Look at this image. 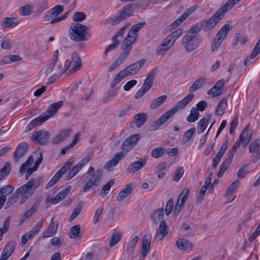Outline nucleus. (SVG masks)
Here are the masks:
<instances>
[{
  "label": "nucleus",
  "mask_w": 260,
  "mask_h": 260,
  "mask_svg": "<svg viewBox=\"0 0 260 260\" xmlns=\"http://www.w3.org/2000/svg\"><path fill=\"white\" fill-rule=\"evenodd\" d=\"M138 240L139 238L137 236H135L129 240L126 247V252L127 253H130L134 250L135 245L138 242Z\"/></svg>",
  "instance_id": "obj_48"
},
{
  "label": "nucleus",
  "mask_w": 260,
  "mask_h": 260,
  "mask_svg": "<svg viewBox=\"0 0 260 260\" xmlns=\"http://www.w3.org/2000/svg\"><path fill=\"white\" fill-rule=\"evenodd\" d=\"M14 188L12 185H6L0 188V197L5 199L6 201L7 196L12 193Z\"/></svg>",
  "instance_id": "obj_31"
},
{
  "label": "nucleus",
  "mask_w": 260,
  "mask_h": 260,
  "mask_svg": "<svg viewBox=\"0 0 260 260\" xmlns=\"http://www.w3.org/2000/svg\"><path fill=\"white\" fill-rule=\"evenodd\" d=\"M260 53V39L258 40V42L256 44L252 53L250 54V58L247 57L246 58L244 64L245 66L249 64V62L250 58H254L256 56H257Z\"/></svg>",
  "instance_id": "obj_38"
},
{
  "label": "nucleus",
  "mask_w": 260,
  "mask_h": 260,
  "mask_svg": "<svg viewBox=\"0 0 260 260\" xmlns=\"http://www.w3.org/2000/svg\"><path fill=\"white\" fill-rule=\"evenodd\" d=\"M183 29L179 28L171 33L168 37L174 42L176 39L182 34Z\"/></svg>",
  "instance_id": "obj_64"
},
{
  "label": "nucleus",
  "mask_w": 260,
  "mask_h": 260,
  "mask_svg": "<svg viewBox=\"0 0 260 260\" xmlns=\"http://www.w3.org/2000/svg\"><path fill=\"white\" fill-rule=\"evenodd\" d=\"M155 76L154 70H152L147 75V78L144 81L143 86L146 88V89H149L152 86L153 80Z\"/></svg>",
  "instance_id": "obj_34"
},
{
  "label": "nucleus",
  "mask_w": 260,
  "mask_h": 260,
  "mask_svg": "<svg viewBox=\"0 0 260 260\" xmlns=\"http://www.w3.org/2000/svg\"><path fill=\"white\" fill-rule=\"evenodd\" d=\"M49 137L48 132L42 129L34 133L31 137V140L37 144L44 145L48 143Z\"/></svg>",
  "instance_id": "obj_9"
},
{
  "label": "nucleus",
  "mask_w": 260,
  "mask_h": 260,
  "mask_svg": "<svg viewBox=\"0 0 260 260\" xmlns=\"http://www.w3.org/2000/svg\"><path fill=\"white\" fill-rule=\"evenodd\" d=\"M17 18L14 17H5L1 21V24L4 27H10L18 24Z\"/></svg>",
  "instance_id": "obj_33"
},
{
  "label": "nucleus",
  "mask_w": 260,
  "mask_h": 260,
  "mask_svg": "<svg viewBox=\"0 0 260 260\" xmlns=\"http://www.w3.org/2000/svg\"><path fill=\"white\" fill-rule=\"evenodd\" d=\"M232 161V160L230 159L229 158H228L223 161V162L222 163L221 165V167L218 173V177H220L223 175L225 171L228 169Z\"/></svg>",
  "instance_id": "obj_47"
},
{
  "label": "nucleus",
  "mask_w": 260,
  "mask_h": 260,
  "mask_svg": "<svg viewBox=\"0 0 260 260\" xmlns=\"http://www.w3.org/2000/svg\"><path fill=\"white\" fill-rule=\"evenodd\" d=\"M146 61L145 59H141L123 69V71L126 74L127 76L136 74L142 67Z\"/></svg>",
  "instance_id": "obj_14"
},
{
  "label": "nucleus",
  "mask_w": 260,
  "mask_h": 260,
  "mask_svg": "<svg viewBox=\"0 0 260 260\" xmlns=\"http://www.w3.org/2000/svg\"><path fill=\"white\" fill-rule=\"evenodd\" d=\"M235 38L236 39V42L234 43V46L237 45L239 43H240L241 45H244L247 42V39L245 36H241V35L239 32H237L235 34Z\"/></svg>",
  "instance_id": "obj_61"
},
{
  "label": "nucleus",
  "mask_w": 260,
  "mask_h": 260,
  "mask_svg": "<svg viewBox=\"0 0 260 260\" xmlns=\"http://www.w3.org/2000/svg\"><path fill=\"white\" fill-rule=\"evenodd\" d=\"M103 174V171L102 169L95 170L93 167H90L82 176L85 182L82 191L87 192L98 187L102 180Z\"/></svg>",
  "instance_id": "obj_2"
},
{
  "label": "nucleus",
  "mask_w": 260,
  "mask_h": 260,
  "mask_svg": "<svg viewBox=\"0 0 260 260\" xmlns=\"http://www.w3.org/2000/svg\"><path fill=\"white\" fill-rule=\"evenodd\" d=\"M72 132L71 128L63 129L59 131L58 135L54 137L52 139V143L55 144L59 143L61 141L67 140Z\"/></svg>",
  "instance_id": "obj_18"
},
{
  "label": "nucleus",
  "mask_w": 260,
  "mask_h": 260,
  "mask_svg": "<svg viewBox=\"0 0 260 260\" xmlns=\"http://www.w3.org/2000/svg\"><path fill=\"white\" fill-rule=\"evenodd\" d=\"M82 63L78 54L74 52L72 54L71 59H67L64 63V70L69 71L72 74L77 71L81 66Z\"/></svg>",
  "instance_id": "obj_6"
},
{
  "label": "nucleus",
  "mask_w": 260,
  "mask_h": 260,
  "mask_svg": "<svg viewBox=\"0 0 260 260\" xmlns=\"http://www.w3.org/2000/svg\"><path fill=\"white\" fill-rule=\"evenodd\" d=\"M10 225V218L8 217L3 223V226L0 228V239H2L3 235L6 233L9 230Z\"/></svg>",
  "instance_id": "obj_56"
},
{
  "label": "nucleus",
  "mask_w": 260,
  "mask_h": 260,
  "mask_svg": "<svg viewBox=\"0 0 260 260\" xmlns=\"http://www.w3.org/2000/svg\"><path fill=\"white\" fill-rule=\"evenodd\" d=\"M194 95L188 94L182 100L178 102L172 109L167 111L157 120L154 121L149 126L150 131H155L164 124L169 119L171 118L177 111L184 108L190 101H192Z\"/></svg>",
  "instance_id": "obj_1"
},
{
  "label": "nucleus",
  "mask_w": 260,
  "mask_h": 260,
  "mask_svg": "<svg viewBox=\"0 0 260 260\" xmlns=\"http://www.w3.org/2000/svg\"><path fill=\"white\" fill-rule=\"evenodd\" d=\"M92 159L91 154L87 155L86 157L79 161L78 164L74 166L68 173L66 180H69L75 175L82 169L83 167L87 164Z\"/></svg>",
  "instance_id": "obj_11"
},
{
  "label": "nucleus",
  "mask_w": 260,
  "mask_h": 260,
  "mask_svg": "<svg viewBox=\"0 0 260 260\" xmlns=\"http://www.w3.org/2000/svg\"><path fill=\"white\" fill-rule=\"evenodd\" d=\"M164 217V210L163 208L153 210L150 213V218L152 222L156 223L162 219Z\"/></svg>",
  "instance_id": "obj_24"
},
{
  "label": "nucleus",
  "mask_w": 260,
  "mask_h": 260,
  "mask_svg": "<svg viewBox=\"0 0 260 260\" xmlns=\"http://www.w3.org/2000/svg\"><path fill=\"white\" fill-rule=\"evenodd\" d=\"M260 147V139L255 140L249 146V150L250 153L257 152L258 148Z\"/></svg>",
  "instance_id": "obj_55"
},
{
  "label": "nucleus",
  "mask_w": 260,
  "mask_h": 260,
  "mask_svg": "<svg viewBox=\"0 0 260 260\" xmlns=\"http://www.w3.org/2000/svg\"><path fill=\"white\" fill-rule=\"evenodd\" d=\"M184 173V170L183 167H178L175 171L173 180L174 181L178 182L183 176Z\"/></svg>",
  "instance_id": "obj_54"
},
{
  "label": "nucleus",
  "mask_w": 260,
  "mask_h": 260,
  "mask_svg": "<svg viewBox=\"0 0 260 260\" xmlns=\"http://www.w3.org/2000/svg\"><path fill=\"white\" fill-rule=\"evenodd\" d=\"M201 26L200 24H196L192 26L182 38L181 44H187L191 42L200 31Z\"/></svg>",
  "instance_id": "obj_13"
},
{
  "label": "nucleus",
  "mask_w": 260,
  "mask_h": 260,
  "mask_svg": "<svg viewBox=\"0 0 260 260\" xmlns=\"http://www.w3.org/2000/svg\"><path fill=\"white\" fill-rule=\"evenodd\" d=\"M146 156L141 157L138 161H136L129 165L126 169L127 173H135L143 168L146 163Z\"/></svg>",
  "instance_id": "obj_16"
},
{
  "label": "nucleus",
  "mask_w": 260,
  "mask_h": 260,
  "mask_svg": "<svg viewBox=\"0 0 260 260\" xmlns=\"http://www.w3.org/2000/svg\"><path fill=\"white\" fill-rule=\"evenodd\" d=\"M145 24V21L136 23L132 25L128 32L130 33L133 36H136V37H137L139 30L143 28Z\"/></svg>",
  "instance_id": "obj_37"
},
{
  "label": "nucleus",
  "mask_w": 260,
  "mask_h": 260,
  "mask_svg": "<svg viewBox=\"0 0 260 260\" xmlns=\"http://www.w3.org/2000/svg\"><path fill=\"white\" fill-rule=\"evenodd\" d=\"M71 190V186H68L60 191L54 198L51 199V203L53 204H56L63 200L68 194Z\"/></svg>",
  "instance_id": "obj_26"
},
{
  "label": "nucleus",
  "mask_w": 260,
  "mask_h": 260,
  "mask_svg": "<svg viewBox=\"0 0 260 260\" xmlns=\"http://www.w3.org/2000/svg\"><path fill=\"white\" fill-rule=\"evenodd\" d=\"M227 103L226 99H222L218 103L216 110L215 114L218 116L222 115L224 112V110L226 107Z\"/></svg>",
  "instance_id": "obj_39"
},
{
  "label": "nucleus",
  "mask_w": 260,
  "mask_h": 260,
  "mask_svg": "<svg viewBox=\"0 0 260 260\" xmlns=\"http://www.w3.org/2000/svg\"><path fill=\"white\" fill-rule=\"evenodd\" d=\"M165 154V148L158 147L153 149L151 152V156L154 158H158Z\"/></svg>",
  "instance_id": "obj_57"
},
{
  "label": "nucleus",
  "mask_w": 260,
  "mask_h": 260,
  "mask_svg": "<svg viewBox=\"0 0 260 260\" xmlns=\"http://www.w3.org/2000/svg\"><path fill=\"white\" fill-rule=\"evenodd\" d=\"M175 245L178 249L183 251L190 250L192 247L191 243L185 238H179L177 239Z\"/></svg>",
  "instance_id": "obj_27"
},
{
  "label": "nucleus",
  "mask_w": 260,
  "mask_h": 260,
  "mask_svg": "<svg viewBox=\"0 0 260 260\" xmlns=\"http://www.w3.org/2000/svg\"><path fill=\"white\" fill-rule=\"evenodd\" d=\"M114 183V181L110 180L107 183L104 184L100 192V195L102 198H104L109 192L111 187Z\"/></svg>",
  "instance_id": "obj_42"
},
{
  "label": "nucleus",
  "mask_w": 260,
  "mask_h": 260,
  "mask_svg": "<svg viewBox=\"0 0 260 260\" xmlns=\"http://www.w3.org/2000/svg\"><path fill=\"white\" fill-rule=\"evenodd\" d=\"M121 236L120 232H116L113 233L110 241V247H113L121 239Z\"/></svg>",
  "instance_id": "obj_50"
},
{
  "label": "nucleus",
  "mask_w": 260,
  "mask_h": 260,
  "mask_svg": "<svg viewBox=\"0 0 260 260\" xmlns=\"http://www.w3.org/2000/svg\"><path fill=\"white\" fill-rule=\"evenodd\" d=\"M132 191V186L131 184L126 185L117 195L116 200L118 202L122 201L131 193Z\"/></svg>",
  "instance_id": "obj_29"
},
{
  "label": "nucleus",
  "mask_w": 260,
  "mask_h": 260,
  "mask_svg": "<svg viewBox=\"0 0 260 260\" xmlns=\"http://www.w3.org/2000/svg\"><path fill=\"white\" fill-rule=\"evenodd\" d=\"M247 136V132L242 131L239 137V139L242 142L244 147L247 146L250 141Z\"/></svg>",
  "instance_id": "obj_60"
},
{
  "label": "nucleus",
  "mask_w": 260,
  "mask_h": 260,
  "mask_svg": "<svg viewBox=\"0 0 260 260\" xmlns=\"http://www.w3.org/2000/svg\"><path fill=\"white\" fill-rule=\"evenodd\" d=\"M189 190L188 188H184L179 196L178 200L185 203L189 194Z\"/></svg>",
  "instance_id": "obj_62"
},
{
  "label": "nucleus",
  "mask_w": 260,
  "mask_h": 260,
  "mask_svg": "<svg viewBox=\"0 0 260 260\" xmlns=\"http://www.w3.org/2000/svg\"><path fill=\"white\" fill-rule=\"evenodd\" d=\"M224 84V80H219L213 87L208 90L207 93L213 97L220 95L223 89Z\"/></svg>",
  "instance_id": "obj_20"
},
{
  "label": "nucleus",
  "mask_w": 260,
  "mask_h": 260,
  "mask_svg": "<svg viewBox=\"0 0 260 260\" xmlns=\"http://www.w3.org/2000/svg\"><path fill=\"white\" fill-rule=\"evenodd\" d=\"M168 231L169 228L167 222L164 220H162L159 224L157 233L155 236V239L158 241L162 240L168 234Z\"/></svg>",
  "instance_id": "obj_19"
},
{
  "label": "nucleus",
  "mask_w": 260,
  "mask_h": 260,
  "mask_svg": "<svg viewBox=\"0 0 260 260\" xmlns=\"http://www.w3.org/2000/svg\"><path fill=\"white\" fill-rule=\"evenodd\" d=\"M80 226L79 224H76L73 226L69 232V237L71 239L76 238L79 234Z\"/></svg>",
  "instance_id": "obj_49"
},
{
  "label": "nucleus",
  "mask_w": 260,
  "mask_h": 260,
  "mask_svg": "<svg viewBox=\"0 0 260 260\" xmlns=\"http://www.w3.org/2000/svg\"><path fill=\"white\" fill-rule=\"evenodd\" d=\"M43 223V220L38 221L34 227L22 236L21 241L23 245H25L29 240L32 239L34 236L39 232L42 227Z\"/></svg>",
  "instance_id": "obj_12"
},
{
  "label": "nucleus",
  "mask_w": 260,
  "mask_h": 260,
  "mask_svg": "<svg viewBox=\"0 0 260 260\" xmlns=\"http://www.w3.org/2000/svg\"><path fill=\"white\" fill-rule=\"evenodd\" d=\"M199 115L200 113L196 108L192 107L190 110V114L186 118V120L189 122H194L197 120Z\"/></svg>",
  "instance_id": "obj_43"
},
{
  "label": "nucleus",
  "mask_w": 260,
  "mask_h": 260,
  "mask_svg": "<svg viewBox=\"0 0 260 260\" xmlns=\"http://www.w3.org/2000/svg\"><path fill=\"white\" fill-rule=\"evenodd\" d=\"M137 37L128 32L126 37L124 39L121 45V49L122 50H128L129 51L130 47H129L135 42Z\"/></svg>",
  "instance_id": "obj_28"
},
{
  "label": "nucleus",
  "mask_w": 260,
  "mask_h": 260,
  "mask_svg": "<svg viewBox=\"0 0 260 260\" xmlns=\"http://www.w3.org/2000/svg\"><path fill=\"white\" fill-rule=\"evenodd\" d=\"M49 119V116H47L45 115L44 113H42L39 116L35 118L32 121H31L29 124L27 125L26 128L28 131H30L34 127L41 125L42 123H44L46 121H47Z\"/></svg>",
  "instance_id": "obj_21"
},
{
  "label": "nucleus",
  "mask_w": 260,
  "mask_h": 260,
  "mask_svg": "<svg viewBox=\"0 0 260 260\" xmlns=\"http://www.w3.org/2000/svg\"><path fill=\"white\" fill-rule=\"evenodd\" d=\"M239 184V181L238 180H234L226 189L225 192V196H228L233 194L236 190V188Z\"/></svg>",
  "instance_id": "obj_52"
},
{
  "label": "nucleus",
  "mask_w": 260,
  "mask_h": 260,
  "mask_svg": "<svg viewBox=\"0 0 260 260\" xmlns=\"http://www.w3.org/2000/svg\"><path fill=\"white\" fill-rule=\"evenodd\" d=\"M38 206L37 204H34L29 209L27 210L22 215L21 220L24 221L26 219L30 217L34 213H35L37 209Z\"/></svg>",
  "instance_id": "obj_46"
},
{
  "label": "nucleus",
  "mask_w": 260,
  "mask_h": 260,
  "mask_svg": "<svg viewBox=\"0 0 260 260\" xmlns=\"http://www.w3.org/2000/svg\"><path fill=\"white\" fill-rule=\"evenodd\" d=\"M134 119V123L137 127H140L146 122L147 119V115L145 113H140L135 115Z\"/></svg>",
  "instance_id": "obj_30"
},
{
  "label": "nucleus",
  "mask_w": 260,
  "mask_h": 260,
  "mask_svg": "<svg viewBox=\"0 0 260 260\" xmlns=\"http://www.w3.org/2000/svg\"><path fill=\"white\" fill-rule=\"evenodd\" d=\"M15 249L14 244L12 243H10L7 244L5 247L4 248L2 253H4V254L6 255H8V256H10L12 253L13 252Z\"/></svg>",
  "instance_id": "obj_51"
},
{
  "label": "nucleus",
  "mask_w": 260,
  "mask_h": 260,
  "mask_svg": "<svg viewBox=\"0 0 260 260\" xmlns=\"http://www.w3.org/2000/svg\"><path fill=\"white\" fill-rule=\"evenodd\" d=\"M140 137L139 134H136L126 138L121 146L122 152L124 153L131 150L137 144Z\"/></svg>",
  "instance_id": "obj_10"
},
{
  "label": "nucleus",
  "mask_w": 260,
  "mask_h": 260,
  "mask_svg": "<svg viewBox=\"0 0 260 260\" xmlns=\"http://www.w3.org/2000/svg\"><path fill=\"white\" fill-rule=\"evenodd\" d=\"M28 149V145L26 142H22L17 146L14 152L13 157L14 161L18 162L20 158L22 157Z\"/></svg>",
  "instance_id": "obj_15"
},
{
  "label": "nucleus",
  "mask_w": 260,
  "mask_h": 260,
  "mask_svg": "<svg viewBox=\"0 0 260 260\" xmlns=\"http://www.w3.org/2000/svg\"><path fill=\"white\" fill-rule=\"evenodd\" d=\"M196 131V128L195 127H192L186 131L183 135L182 143L186 144V143L188 142L193 135L195 134Z\"/></svg>",
  "instance_id": "obj_44"
},
{
  "label": "nucleus",
  "mask_w": 260,
  "mask_h": 260,
  "mask_svg": "<svg viewBox=\"0 0 260 260\" xmlns=\"http://www.w3.org/2000/svg\"><path fill=\"white\" fill-rule=\"evenodd\" d=\"M151 238L149 236L145 235L143 236L142 243L141 249V254L143 258H144L150 247Z\"/></svg>",
  "instance_id": "obj_22"
},
{
  "label": "nucleus",
  "mask_w": 260,
  "mask_h": 260,
  "mask_svg": "<svg viewBox=\"0 0 260 260\" xmlns=\"http://www.w3.org/2000/svg\"><path fill=\"white\" fill-rule=\"evenodd\" d=\"M134 11L133 5L128 4L124 6L121 10H119L117 15L111 18L112 25H116L128 18Z\"/></svg>",
  "instance_id": "obj_5"
},
{
  "label": "nucleus",
  "mask_w": 260,
  "mask_h": 260,
  "mask_svg": "<svg viewBox=\"0 0 260 260\" xmlns=\"http://www.w3.org/2000/svg\"><path fill=\"white\" fill-rule=\"evenodd\" d=\"M63 106V102L59 101L51 104L47 110L43 113L45 115L49 116V118L56 113L57 110Z\"/></svg>",
  "instance_id": "obj_25"
},
{
  "label": "nucleus",
  "mask_w": 260,
  "mask_h": 260,
  "mask_svg": "<svg viewBox=\"0 0 260 260\" xmlns=\"http://www.w3.org/2000/svg\"><path fill=\"white\" fill-rule=\"evenodd\" d=\"M11 165L9 162H6L3 167L0 169V180L6 177L11 171Z\"/></svg>",
  "instance_id": "obj_45"
},
{
  "label": "nucleus",
  "mask_w": 260,
  "mask_h": 260,
  "mask_svg": "<svg viewBox=\"0 0 260 260\" xmlns=\"http://www.w3.org/2000/svg\"><path fill=\"white\" fill-rule=\"evenodd\" d=\"M126 74L124 73L123 70L120 71L114 77V79L111 83V87L114 88L117 84H118L121 80L124 77H126Z\"/></svg>",
  "instance_id": "obj_40"
},
{
  "label": "nucleus",
  "mask_w": 260,
  "mask_h": 260,
  "mask_svg": "<svg viewBox=\"0 0 260 260\" xmlns=\"http://www.w3.org/2000/svg\"><path fill=\"white\" fill-rule=\"evenodd\" d=\"M72 160L71 159L68 160L63 165L54 175V176L51 179L49 182L47 184L46 188H48L54 184H55L61 177L62 175L67 172L69 170L72 165Z\"/></svg>",
  "instance_id": "obj_7"
},
{
  "label": "nucleus",
  "mask_w": 260,
  "mask_h": 260,
  "mask_svg": "<svg viewBox=\"0 0 260 260\" xmlns=\"http://www.w3.org/2000/svg\"><path fill=\"white\" fill-rule=\"evenodd\" d=\"M88 28L85 25L78 22L72 23L69 28V37L75 42L87 41L90 34Z\"/></svg>",
  "instance_id": "obj_4"
},
{
  "label": "nucleus",
  "mask_w": 260,
  "mask_h": 260,
  "mask_svg": "<svg viewBox=\"0 0 260 260\" xmlns=\"http://www.w3.org/2000/svg\"><path fill=\"white\" fill-rule=\"evenodd\" d=\"M51 14H52L54 17L58 16L61 14L63 10V7L61 5H57L49 10Z\"/></svg>",
  "instance_id": "obj_59"
},
{
  "label": "nucleus",
  "mask_w": 260,
  "mask_h": 260,
  "mask_svg": "<svg viewBox=\"0 0 260 260\" xmlns=\"http://www.w3.org/2000/svg\"><path fill=\"white\" fill-rule=\"evenodd\" d=\"M197 6H191L187 9L181 16L174 21L169 26L168 28L171 30L176 28L179 25L183 22L189 15L193 13L197 9Z\"/></svg>",
  "instance_id": "obj_8"
},
{
  "label": "nucleus",
  "mask_w": 260,
  "mask_h": 260,
  "mask_svg": "<svg viewBox=\"0 0 260 260\" xmlns=\"http://www.w3.org/2000/svg\"><path fill=\"white\" fill-rule=\"evenodd\" d=\"M174 207V200L170 199L167 202L165 207V212L166 215H169L172 211Z\"/></svg>",
  "instance_id": "obj_63"
},
{
  "label": "nucleus",
  "mask_w": 260,
  "mask_h": 260,
  "mask_svg": "<svg viewBox=\"0 0 260 260\" xmlns=\"http://www.w3.org/2000/svg\"><path fill=\"white\" fill-rule=\"evenodd\" d=\"M86 18V15L82 12H75L73 15V19L75 21H82Z\"/></svg>",
  "instance_id": "obj_58"
},
{
  "label": "nucleus",
  "mask_w": 260,
  "mask_h": 260,
  "mask_svg": "<svg viewBox=\"0 0 260 260\" xmlns=\"http://www.w3.org/2000/svg\"><path fill=\"white\" fill-rule=\"evenodd\" d=\"M167 99L166 95H161L157 98L154 99L150 104V108L151 109H155L160 106Z\"/></svg>",
  "instance_id": "obj_36"
},
{
  "label": "nucleus",
  "mask_w": 260,
  "mask_h": 260,
  "mask_svg": "<svg viewBox=\"0 0 260 260\" xmlns=\"http://www.w3.org/2000/svg\"><path fill=\"white\" fill-rule=\"evenodd\" d=\"M112 43L108 46L105 51V54L107 55V53L116 48L119 44V41L117 39V36H113L112 38Z\"/></svg>",
  "instance_id": "obj_53"
},
{
  "label": "nucleus",
  "mask_w": 260,
  "mask_h": 260,
  "mask_svg": "<svg viewBox=\"0 0 260 260\" xmlns=\"http://www.w3.org/2000/svg\"><path fill=\"white\" fill-rule=\"evenodd\" d=\"M205 81L206 78L204 77H201L198 79L190 87L189 91L190 92H194L201 88L202 86L205 83Z\"/></svg>",
  "instance_id": "obj_35"
},
{
  "label": "nucleus",
  "mask_w": 260,
  "mask_h": 260,
  "mask_svg": "<svg viewBox=\"0 0 260 260\" xmlns=\"http://www.w3.org/2000/svg\"><path fill=\"white\" fill-rule=\"evenodd\" d=\"M41 183V177L31 178L26 184L17 188L9 198L15 200L16 198H19L23 195L26 194V197L30 196Z\"/></svg>",
  "instance_id": "obj_3"
},
{
  "label": "nucleus",
  "mask_w": 260,
  "mask_h": 260,
  "mask_svg": "<svg viewBox=\"0 0 260 260\" xmlns=\"http://www.w3.org/2000/svg\"><path fill=\"white\" fill-rule=\"evenodd\" d=\"M167 165L166 162H162L156 167L155 169V172L157 173L158 178L161 179L164 177L165 172L164 170L166 169Z\"/></svg>",
  "instance_id": "obj_41"
},
{
  "label": "nucleus",
  "mask_w": 260,
  "mask_h": 260,
  "mask_svg": "<svg viewBox=\"0 0 260 260\" xmlns=\"http://www.w3.org/2000/svg\"><path fill=\"white\" fill-rule=\"evenodd\" d=\"M230 29L231 26L230 24L228 23L225 24L218 31L213 41L221 44L223 40L227 36Z\"/></svg>",
  "instance_id": "obj_17"
},
{
  "label": "nucleus",
  "mask_w": 260,
  "mask_h": 260,
  "mask_svg": "<svg viewBox=\"0 0 260 260\" xmlns=\"http://www.w3.org/2000/svg\"><path fill=\"white\" fill-rule=\"evenodd\" d=\"M124 153L123 152H117L114 156L109 161H107L104 165V168L109 169L112 167L116 166L118 162L122 159Z\"/></svg>",
  "instance_id": "obj_23"
},
{
  "label": "nucleus",
  "mask_w": 260,
  "mask_h": 260,
  "mask_svg": "<svg viewBox=\"0 0 260 260\" xmlns=\"http://www.w3.org/2000/svg\"><path fill=\"white\" fill-rule=\"evenodd\" d=\"M211 118V116L210 115H206L198 123V133L199 134H201L205 130Z\"/></svg>",
  "instance_id": "obj_32"
}]
</instances>
